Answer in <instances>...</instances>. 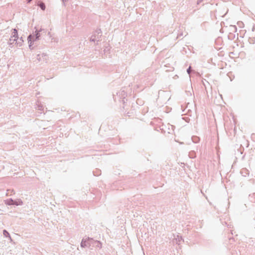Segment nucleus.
<instances>
[{
	"label": "nucleus",
	"mask_w": 255,
	"mask_h": 255,
	"mask_svg": "<svg viewBox=\"0 0 255 255\" xmlns=\"http://www.w3.org/2000/svg\"><path fill=\"white\" fill-rule=\"evenodd\" d=\"M35 29L34 32L30 33L27 37V40L28 42V46L30 49H33V45L34 44V42L37 41L40 39L41 35L45 34L46 30L43 28H40L38 29L36 27H34Z\"/></svg>",
	"instance_id": "obj_1"
},
{
	"label": "nucleus",
	"mask_w": 255,
	"mask_h": 255,
	"mask_svg": "<svg viewBox=\"0 0 255 255\" xmlns=\"http://www.w3.org/2000/svg\"><path fill=\"white\" fill-rule=\"evenodd\" d=\"M11 31V35L10 36V37L7 42V44L10 47L13 46L15 42V44H18V43H17V40L18 38V32L17 29L15 28H13L12 29Z\"/></svg>",
	"instance_id": "obj_2"
},
{
	"label": "nucleus",
	"mask_w": 255,
	"mask_h": 255,
	"mask_svg": "<svg viewBox=\"0 0 255 255\" xmlns=\"http://www.w3.org/2000/svg\"><path fill=\"white\" fill-rule=\"evenodd\" d=\"M89 240L90 248L92 249V247H96L97 248L101 249L102 248V243L101 242L98 240H95L93 238L88 237Z\"/></svg>",
	"instance_id": "obj_3"
},
{
	"label": "nucleus",
	"mask_w": 255,
	"mask_h": 255,
	"mask_svg": "<svg viewBox=\"0 0 255 255\" xmlns=\"http://www.w3.org/2000/svg\"><path fill=\"white\" fill-rule=\"evenodd\" d=\"M89 240H88V237L86 239H83L81 244L80 246L81 248H85V247H88L90 248V244H89Z\"/></svg>",
	"instance_id": "obj_4"
},
{
	"label": "nucleus",
	"mask_w": 255,
	"mask_h": 255,
	"mask_svg": "<svg viewBox=\"0 0 255 255\" xmlns=\"http://www.w3.org/2000/svg\"><path fill=\"white\" fill-rule=\"evenodd\" d=\"M23 204V202L22 200L20 199H17L16 200H13V205H22Z\"/></svg>",
	"instance_id": "obj_5"
},
{
	"label": "nucleus",
	"mask_w": 255,
	"mask_h": 255,
	"mask_svg": "<svg viewBox=\"0 0 255 255\" xmlns=\"http://www.w3.org/2000/svg\"><path fill=\"white\" fill-rule=\"evenodd\" d=\"M94 34H95L96 35V37H97V39H99L98 41L99 40V39L101 38L102 33L101 30V29H98L97 30Z\"/></svg>",
	"instance_id": "obj_6"
},
{
	"label": "nucleus",
	"mask_w": 255,
	"mask_h": 255,
	"mask_svg": "<svg viewBox=\"0 0 255 255\" xmlns=\"http://www.w3.org/2000/svg\"><path fill=\"white\" fill-rule=\"evenodd\" d=\"M13 200L12 198H9L5 201V204L7 205H13Z\"/></svg>",
	"instance_id": "obj_7"
},
{
	"label": "nucleus",
	"mask_w": 255,
	"mask_h": 255,
	"mask_svg": "<svg viewBox=\"0 0 255 255\" xmlns=\"http://www.w3.org/2000/svg\"><path fill=\"white\" fill-rule=\"evenodd\" d=\"M192 140L194 143H198L200 141V138L197 136H193L192 137Z\"/></svg>",
	"instance_id": "obj_8"
},
{
	"label": "nucleus",
	"mask_w": 255,
	"mask_h": 255,
	"mask_svg": "<svg viewBox=\"0 0 255 255\" xmlns=\"http://www.w3.org/2000/svg\"><path fill=\"white\" fill-rule=\"evenodd\" d=\"M37 5L40 7L42 10H44L45 9V5L44 2L39 1Z\"/></svg>",
	"instance_id": "obj_9"
},
{
	"label": "nucleus",
	"mask_w": 255,
	"mask_h": 255,
	"mask_svg": "<svg viewBox=\"0 0 255 255\" xmlns=\"http://www.w3.org/2000/svg\"><path fill=\"white\" fill-rule=\"evenodd\" d=\"M188 155L190 158H194L196 157L195 152L193 150H192L189 152Z\"/></svg>",
	"instance_id": "obj_10"
},
{
	"label": "nucleus",
	"mask_w": 255,
	"mask_h": 255,
	"mask_svg": "<svg viewBox=\"0 0 255 255\" xmlns=\"http://www.w3.org/2000/svg\"><path fill=\"white\" fill-rule=\"evenodd\" d=\"M241 173L243 176H246V174H248V170L246 168H243L241 170Z\"/></svg>",
	"instance_id": "obj_11"
},
{
	"label": "nucleus",
	"mask_w": 255,
	"mask_h": 255,
	"mask_svg": "<svg viewBox=\"0 0 255 255\" xmlns=\"http://www.w3.org/2000/svg\"><path fill=\"white\" fill-rule=\"evenodd\" d=\"M3 235L4 237H8L11 239L9 233L6 230H3Z\"/></svg>",
	"instance_id": "obj_12"
},
{
	"label": "nucleus",
	"mask_w": 255,
	"mask_h": 255,
	"mask_svg": "<svg viewBox=\"0 0 255 255\" xmlns=\"http://www.w3.org/2000/svg\"><path fill=\"white\" fill-rule=\"evenodd\" d=\"M97 38V37H96L95 34H93L90 38V41L92 42H95Z\"/></svg>",
	"instance_id": "obj_13"
},
{
	"label": "nucleus",
	"mask_w": 255,
	"mask_h": 255,
	"mask_svg": "<svg viewBox=\"0 0 255 255\" xmlns=\"http://www.w3.org/2000/svg\"><path fill=\"white\" fill-rule=\"evenodd\" d=\"M249 41L250 44H255V37L250 38L249 39Z\"/></svg>",
	"instance_id": "obj_14"
},
{
	"label": "nucleus",
	"mask_w": 255,
	"mask_h": 255,
	"mask_svg": "<svg viewBox=\"0 0 255 255\" xmlns=\"http://www.w3.org/2000/svg\"><path fill=\"white\" fill-rule=\"evenodd\" d=\"M187 72L188 74H190L191 73V66H190L187 69Z\"/></svg>",
	"instance_id": "obj_15"
},
{
	"label": "nucleus",
	"mask_w": 255,
	"mask_h": 255,
	"mask_svg": "<svg viewBox=\"0 0 255 255\" xmlns=\"http://www.w3.org/2000/svg\"><path fill=\"white\" fill-rule=\"evenodd\" d=\"M33 0H27V3H30L31 1H32Z\"/></svg>",
	"instance_id": "obj_16"
},
{
	"label": "nucleus",
	"mask_w": 255,
	"mask_h": 255,
	"mask_svg": "<svg viewBox=\"0 0 255 255\" xmlns=\"http://www.w3.org/2000/svg\"><path fill=\"white\" fill-rule=\"evenodd\" d=\"M233 27L234 28V29H235L236 30L237 27L236 26H233Z\"/></svg>",
	"instance_id": "obj_17"
},
{
	"label": "nucleus",
	"mask_w": 255,
	"mask_h": 255,
	"mask_svg": "<svg viewBox=\"0 0 255 255\" xmlns=\"http://www.w3.org/2000/svg\"><path fill=\"white\" fill-rule=\"evenodd\" d=\"M20 40L21 41V42H22L23 41V39H22V37H21L20 38Z\"/></svg>",
	"instance_id": "obj_18"
},
{
	"label": "nucleus",
	"mask_w": 255,
	"mask_h": 255,
	"mask_svg": "<svg viewBox=\"0 0 255 255\" xmlns=\"http://www.w3.org/2000/svg\"><path fill=\"white\" fill-rule=\"evenodd\" d=\"M68 0H62L63 2L65 3V2L67 1Z\"/></svg>",
	"instance_id": "obj_19"
},
{
	"label": "nucleus",
	"mask_w": 255,
	"mask_h": 255,
	"mask_svg": "<svg viewBox=\"0 0 255 255\" xmlns=\"http://www.w3.org/2000/svg\"><path fill=\"white\" fill-rule=\"evenodd\" d=\"M41 108H42V107H41V108H39V110H41Z\"/></svg>",
	"instance_id": "obj_20"
}]
</instances>
